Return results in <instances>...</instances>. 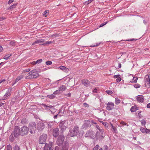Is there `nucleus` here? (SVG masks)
<instances>
[{
	"label": "nucleus",
	"mask_w": 150,
	"mask_h": 150,
	"mask_svg": "<svg viewBox=\"0 0 150 150\" xmlns=\"http://www.w3.org/2000/svg\"><path fill=\"white\" fill-rule=\"evenodd\" d=\"M44 124L42 123H39L37 125V129L40 131H41L44 128Z\"/></svg>",
	"instance_id": "2eb2a0df"
},
{
	"label": "nucleus",
	"mask_w": 150,
	"mask_h": 150,
	"mask_svg": "<svg viewBox=\"0 0 150 150\" xmlns=\"http://www.w3.org/2000/svg\"><path fill=\"white\" fill-rule=\"evenodd\" d=\"M49 12L48 10H46L43 13V15L45 17H46L47 16V15H46V14L47 13Z\"/></svg>",
	"instance_id": "4c0bfd02"
},
{
	"label": "nucleus",
	"mask_w": 150,
	"mask_h": 150,
	"mask_svg": "<svg viewBox=\"0 0 150 150\" xmlns=\"http://www.w3.org/2000/svg\"><path fill=\"white\" fill-rule=\"evenodd\" d=\"M137 101L140 103H142L144 100V97L142 95H139L137 98Z\"/></svg>",
	"instance_id": "dca6fc26"
},
{
	"label": "nucleus",
	"mask_w": 150,
	"mask_h": 150,
	"mask_svg": "<svg viewBox=\"0 0 150 150\" xmlns=\"http://www.w3.org/2000/svg\"><path fill=\"white\" fill-rule=\"evenodd\" d=\"M10 44L11 45H15V42L14 41H11L10 42Z\"/></svg>",
	"instance_id": "79ce46f5"
},
{
	"label": "nucleus",
	"mask_w": 150,
	"mask_h": 150,
	"mask_svg": "<svg viewBox=\"0 0 150 150\" xmlns=\"http://www.w3.org/2000/svg\"><path fill=\"white\" fill-rule=\"evenodd\" d=\"M6 149L7 150H12V147L10 145H7Z\"/></svg>",
	"instance_id": "473e14b6"
},
{
	"label": "nucleus",
	"mask_w": 150,
	"mask_h": 150,
	"mask_svg": "<svg viewBox=\"0 0 150 150\" xmlns=\"http://www.w3.org/2000/svg\"><path fill=\"white\" fill-rule=\"evenodd\" d=\"M14 150H20L19 147L17 145H16L13 147Z\"/></svg>",
	"instance_id": "72a5a7b5"
},
{
	"label": "nucleus",
	"mask_w": 150,
	"mask_h": 150,
	"mask_svg": "<svg viewBox=\"0 0 150 150\" xmlns=\"http://www.w3.org/2000/svg\"><path fill=\"white\" fill-rule=\"evenodd\" d=\"M65 144L66 145V146L65 147V149H64V147H63L62 150H68V143H66Z\"/></svg>",
	"instance_id": "c85d7f7f"
},
{
	"label": "nucleus",
	"mask_w": 150,
	"mask_h": 150,
	"mask_svg": "<svg viewBox=\"0 0 150 150\" xmlns=\"http://www.w3.org/2000/svg\"><path fill=\"white\" fill-rule=\"evenodd\" d=\"M67 89V86L65 85L61 86L59 88V91H64Z\"/></svg>",
	"instance_id": "aec40b11"
},
{
	"label": "nucleus",
	"mask_w": 150,
	"mask_h": 150,
	"mask_svg": "<svg viewBox=\"0 0 150 150\" xmlns=\"http://www.w3.org/2000/svg\"><path fill=\"white\" fill-rule=\"evenodd\" d=\"M107 22H105V23H102L100 25L99 27H101L103 26L104 25H105L106 24H107Z\"/></svg>",
	"instance_id": "37998d69"
},
{
	"label": "nucleus",
	"mask_w": 150,
	"mask_h": 150,
	"mask_svg": "<svg viewBox=\"0 0 150 150\" xmlns=\"http://www.w3.org/2000/svg\"><path fill=\"white\" fill-rule=\"evenodd\" d=\"M24 75L23 74L21 75L18 76L16 79L15 81L13 82L12 83V85H14L16 82H17L19 80H21L23 77Z\"/></svg>",
	"instance_id": "4468645a"
},
{
	"label": "nucleus",
	"mask_w": 150,
	"mask_h": 150,
	"mask_svg": "<svg viewBox=\"0 0 150 150\" xmlns=\"http://www.w3.org/2000/svg\"><path fill=\"white\" fill-rule=\"evenodd\" d=\"M30 70V69H25L24 70L25 72H28Z\"/></svg>",
	"instance_id": "603ef678"
},
{
	"label": "nucleus",
	"mask_w": 150,
	"mask_h": 150,
	"mask_svg": "<svg viewBox=\"0 0 150 150\" xmlns=\"http://www.w3.org/2000/svg\"><path fill=\"white\" fill-rule=\"evenodd\" d=\"M47 96L48 98L50 99H53L55 97V96L53 94L48 95Z\"/></svg>",
	"instance_id": "cd10ccee"
},
{
	"label": "nucleus",
	"mask_w": 150,
	"mask_h": 150,
	"mask_svg": "<svg viewBox=\"0 0 150 150\" xmlns=\"http://www.w3.org/2000/svg\"><path fill=\"white\" fill-rule=\"evenodd\" d=\"M46 64L47 65H50L52 64V62L51 61H48L46 62Z\"/></svg>",
	"instance_id": "e433bc0d"
},
{
	"label": "nucleus",
	"mask_w": 150,
	"mask_h": 150,
	"mask_svg": "<svg viewBox=\"0 0 150 150\" xmlns=\"http://www.w3.org/2000/svg\"><path fill=\"white\" fill-rule=\"evenodd\" d=\"M106 92L109 95L112 94L113 93V92L111 91L110 90H107L106 91Z\"/></svg>",
	"instance_id": "ea45409f"
},
{
	"label": "nucleus",
	"mask_w": 150,
	"mask_h": 150,
	"mask_svg": "<svg viewBox=\"0 0 150 150\" xmlns=\"http://www.w3.org/2000/svg\"><path fill=\"white\" fill-rule=\"evenodd\" d=\"M11 55V54H6L4 56V59L6 60H7L9 59V58Z\"/></svg>",
	"instance_id": "a878e982"
},
{
	"label": "nucleus",
	"mask_w": 150,
	"mask_h": 150,
	"mask_svg": "<svg viewBox=\"0 0 150 150\" xmlns=\"http://www.w3.org/2000/svg\"><path fill=\"white\" fill-rule=\"evenodd\" d=\"M121 102L120 100L118 98H115V103L116 105H118Z\"/></svg>",
	"instance_id": "bb28decb"
},
{
	"label": "nucleus",
	"mask_w": 150,
	"mask_h": 150,
	"mask_svg": "<svg viewBox=\"0 0 150 150\" xmlns=\"http://www.w3.org/2000/svg\"><path fill=\"white\" fill-rule=\"evenodd\" d=\"M65 137L63 135H60L57 139L56 143L59 146L62 145L64 141Z\"/></svg>",
	"instance_id": "7ed1b4c3"
},
{
	"label": "nucleus",
	"mask_w": 150,
	"mask_h": 150,
	"mask_svg": "<svg viewBox=\"0 0 150 150\" xmlns=\"http://www.w3.org/2000/svg\"><path fill=\"white\" fill-rule=\"evenodd\" d=\"M147 108H150V103H149L147 105Z\"/></svg>",
	"instance_id": "052dcab7"
},
{
	"label": "nucleus",
	"mask_w": 150,
	"mask_h": 150,
	"mask_svg": "<svg viewBox=\"0 0 150 150\" xmlns=\"http://www.w3.org/2000/svg\"><path fill=\"white\" fill-rule=\"evenodd\" d=\"M82 83L85 86H87L90 83V81L86 79H84L82 80Z\"/></svg>",
	"instance_id": "412c9836"
},
{
	"label": "nucleus",
	"mask_w": 150,
	"mask_h": 150,
	"mask_svg": "<svg viewBox=\"0 0 150 150\" xmlns=\"http://www.w3.org/2000/svg\"><path fill=\"white\" fill-rule=\"evenodd\" d=\"M12 138V137H11V136L10 137V141H13V138Z\"/></svg>",
	"instance_id": "6e6d98bb"
},
{
	"label": "nucleus",
	"mask_w": 150,
	"mask_h": 150,
	"mask_svg": "<svg viewBox=\"0 0 150 150\" xmlns=\"http://www.w3.org/2000/svg\"><path fill=\"white\" fill-rule=\"evenodd\" d=\"M38 74L35 70H33L30 72L27 75L25 76L26 79L36 78L38 76Z\"/></svg>",
	"instance_id": "f257e3e1"
},
{
	"label": "nucleus",
	"mask_w": 150,
	"mask_h": 150,
	"mask_svg": "<svg viewBox=\"0 0 150 150\" xmlns=\"http://www.w3.org/2000/svg\"><path fill=\"white\" fill-rule=\"evenodd\" d=\"M140 130L144 134H148L149 129H147L146 128H145L143 127H141Z\"/></svg>",
	"instance_id": "a211bd4d"
},
{
	"label": "nucleus",
	"mask_w": 150,
	"mask_h": 150,
	"mask_svg": "<svg viewBox=\"0 0 150 150\" xmlns=\"http://www.w3.org/2000/svg\"><path fill=\"white\" fill-rule=\"evenodd\" d=\"M138 109V108L137 107L136 105H134L133 106H132L130 109V111L131 112H135Z\"/></svg>",
	"instance_id": "b1692460"
},
{
	"label": "nucleus",
	"mask_w": 150,
	"mask_h": 150,
	"mask_svg": "<svg viewBox=\"0 0 150 150\" xmlns=\"http://www.w3.org/2000/svg\"><path fill=\"white\" fill-rule=\"evenodd\" d=\"M21 135H26L28 133V128L25 126H23L20 128Z\"/></svg>",
	"instance_id": "39448f33"
},
{
	"label": "nucleus",
	"mask_w": 150,
	"mask_h": 150,
	"mask_svg": "<svg viewBox=\"0 0 150 150\" xmlns=\"http://www.w3.org/2000/svg\"><path fill=\"white\" fill-rule=\"evenodd\" d=\"M78 131V128L74 127L72 130L70 131V136L72 137L76 136L77 134Z\"/></svg>",
	"instance_id": "6e6552de"
},
{
	"label": "nucleus",
	"mask_w": 150,
	"mask_h": 150,
	"mask_svg": "<svg viewBox=\"0 0 150 150\" xmlns=\"http://www.w3.org/2000/svg\"><path fill=\"white\" fill-rule=\"evenodd\" d=\"M103 122V124L105 125V126H106V122Z\"/></svg>",
	"instance_id": "0e129e2a"
},
{
	"label": "nucleus",
	"mask_w": 150,
	"mask_h": 150,
	"mask_svg": "<svg viewBox=\"0 0 150 150\" xmlns=\"http://www.w3.org/2000/svg\"><path fill=\"white\" fill-rule=\"evenodd\" d=\"M114 104L113 103L108 102L107 104L106 109L108 110H112L114 108Z\"/></svg>",
	"instance_id": "9b49d317"
},
{
	"label": "nucleus",
	"mask_w": 150,
	"mask_h": 150,
	"mask_svg": "<svg viewBox=\"0 0 150 150\" xmlns=\"http://www.w3.org/2000/svg\"><path fill=\"white\" fill-rule=\"evenodd\" d=\"M59 36V34H53V35H51L49 36V37L52 38L53 37H58V36Z\"/></svg>",
	"instance_id": "c9c22d12"
},
{
	"label": "nucleus",
	"mask_w": 150,
	"mask_h": 150,
	"mask_svg": "<svg viewBox=\"0 0 150 150\" xmlns=\"http://www.w3.org/2000/svg\"><path fill=\"white\" fill-rule=\"evenodd\" d=\"M65 72H68L69 70V69L65 66H61L58 68Z\"/></svg>",
	"instance_id": "6ab92c4d"
},
{
	"label": "nucleus",
	"mask_w": 150,
	"mask_h": 150,
	"mask_svg": "<svg viewBox=\"0 0 150 150\" xmlns=\"http://www.w3.org/2000/svg\"><path fill=\"white\" fill-rule=\"evenodd\" d=\"M121 80V79L120 76L118 77L117 79H116V81L117 82H120Z\"/></svg>",
	"instance_id": "a19ab883"
},
{
	"label": "nucleus",
	"mask_w": 150,
	"mask_h": 150,
	"mask_svg": "<svg viewBox=\"0 0 150 150\" xmlns=\"http://www.w3.org/2000/svg\"><path fill=\"white\" fill-rule=\"evenodd\" d=\"M67 124L66 121H63L60 122L59 126L61 129V131L63 132L67 128Z\"/></svg>",
	"instance_id": "f03ea898"
},
{
	"label": "nucleus",
	"mask_w": 150,
	"mask_h": 150,
	"mask_svg": "<svg viewBox=\"0 0 150 150\" xmlns=\"http://www.w3.org/2000/svg\"><path fill=\"white\" fill-rule=\"evenodd\" d=\"M45 106H46V107H48L49 108H52L53 107V106L51 105H50L49 106H47V105H45Z\"/></svg>",
	"instance_id": "13d9d810"
},
{
	"label": "nucleus",
	"mask_w": 150,
	"mask_h": 150,
	"mask_svg": "<svg viewBox=\"0 0 150 150\" xmlns=\"http://www.w3.org/2000/svg\"><path fill=\"white\" fill-rule=\"evenodd\" d=\"M12 90V88H8V90L6 92L4 96L8 97L10 95V93L11 92Z\"/></svg>",
	"instance_id": "4be33fe9"
},
{
	"label": "nucleus",
	"mask_w": 150,
	"mask_h": 150,
	"mask_svg": "<svg viewBox=\"0 0 150 150\" xmlns=\"http://www.w3.org/2000/svg\"><path fill=\"white\" fill-rule=\"evenodd\" d=\"M118 68H120L121 67V64L120 63H119L118 65Z\"/></svg>",
	"instance_id": "864d4df0"
},
{
	"label": "nucleus",
	"mask_w": 150,
	"mask_h": 150,
	"mask_svg": "<svg viewBox=\"0 0 150 150\" xmlns=\"http://www.w3.org/2000/svg\"><path fill=\"white\" fill-rule=\"evenodd\" d=\"M145 86L149 88L150 87V79L149 75H147L145 76Z\"/></svg>",
	"instance_id": "0eeeda50"
},
{
	"label": "nucleus",
	"mask_w": 150,
	"mask_h": 150,
	"mask_svg": "<svg viewBox=\"0 0 150 150\" xmlns=\"http://www.w3.org/2000/svg\"><path fill=\"white\" fill-rule=\"evenodd\" d=\"M83 105L85 107H88L89 106V105L88 104H87V103H84L83 104Z\"/></svg>",
	"instance_id": "a18cd8bd"
},
{
	"label": "nucleus",
	"mask_w": 150,
	"mask_h": 150,
	"mask_svg": "<svg viewBox=\"0 0 150 150\" xmlns=\"http://www.w3.org/2000/svg\"><path fill=\"white\" fill-rule=\"evenodd\" d=\"M105 150H108V147L107 146H105ZM99 146L98 145H96L93 149V150H103V149L100 147L99 149Z\"/></svg>",
	"instance_id": "f3484780"
},
{
	"label": "nucleus",
	"mask_w": 150,
	"mask_h": 150,
	"mask_svg": "<svg viewBox=\"0 0 150 150\" xmlns=\"http://www.w3.org/2000/svg\"><path fill=\"white\" fill-rule=\"evenodd\" d=\"M111 126L112 127V129L113 130V132L115 133H116L117 132V130L116 127L113 126L112 124H111Z\"/></svg>",
	"instance_id": "c756f323"
},
{
	"label": "nucleus",
	"mask_w": 150,
	"mask_h": 150,
	"mask_svg": "<svg viewBox=\"0 0 150 150\" xmlns=\"http://www.w3.org/2000/svg\"><path fill=\"white\" fill-rule=\"evenodd\" d=\"M3 50V48L2 46H0V52H2Z\"/></svg>",
	"instance_id": "5fc2aeb1"
},
{
	"label": "nucleus",
	"mask_w": 150,
	"mask_h": 150,
	"mask_svg": "<svg viewBox=\"0 0 150 150\" xmlns=\"http://www.w3.org/2000/svg\"><path fill=\"white\" fill-rule=\"evenodd\" d=\"M14 135L15 137H17L21 135L20 129H18L17 126H15L14 130Z\"/></svg>",
	"instance_id": "9d476101"
},
{
	"label": "nucleus",
	"mask_w": 150,
	"mask_h": 150,
	"mask_svg": "<svg viewBox=\"0 0 150 150\" xmlns=\"http://www.w3.org/2000/svg\"><path fill=\"white\" fill-rule=\"evenodd\" d=\"M5 81V79H3L1 80H0V84L3 82H4Z\"/></svg>",
	"instance_id": "09e8293b"
},
{
	"label": "nucleus",
	"mask_w": 150,
	"mask_h": 150,
	"mask_svg": "<svg viewBox=\"0 0 150 150\" xmlns=\"http://www.w3.org/2000/svg\"><path fill=\"white\" fill-rule=\"evenodd\" d=\"M120 76V75L119 74L115 75L114 76V78L115 79V78H117L118 77Z\"/></svg>",
	"instance_id": "de8ad7c7"
},
{
	"label": "nucleus",
	"mask_w": 150,
	"mask_h": 150,
	"mask_svg": "<svg viewBox=\"0 0 150 150\" xmlns=\"http://www.w3.org/2000/svg\"><path fill=\"white\" fill-rule=\"evenodd\" d=\"M16 5H13L12 6H11L9 8V9H11L12 8H14L15 7H16Z\"/></svg>",
	"instance_id": "c03bdc74"
},
{
	"label": "nucleus",
	"mask_w": 150,
	"mask_h": 150,
	"mask_svg": "<svg viewBox=\"0 0 150 150\" xmlns=\"http://www.w3.org/2000/svg\"><path fill=\"white\" fill-rule=\"evenodd\" d=\"M59 91H58L57 90H56L55 91H54V94H58L59 93Z\"/></svg>",
	"instance_id": "8fccbe9b"
},
{
	"label": "nucleus",
	"mask_w": 150,
	"mask_h": 150,
	"mask_svg": "<svg viewBox=\"0 0 150 150\" xmlns=\"http://www.w3.org/2000/svg\"><path fill=\"white\" fill-rule=\"evenodd\" d=\"M120 124L123 125H126L127 126H128V124L124 122L123 121H122L120 122Z\"/></svg>",
	"instance_id": "58836bf2"
},
{
	"label": "nucleus",
	"mask_w": 150,
	"mask_h": 150,
	"mask_svg": "<svg viewBox=\"0 0 150 150\" xmlns=\"http://www.w3.org/2000/svg\"><path fill=\"white\" fill-rule=\"evenodd\" d=\"M140 122L141 123V124L142 125H144L146 123V121L144 120H142L140 121Z\"/></svg>",
	"instance_id": "2f4dec72"
},
{
	"label": "nucleus",
	"mask_w": 150,
	"mask_h": 150,
	"mask_svg": "<svg viewBox=\"0 0 150 150\" xmlns=\"http://www.w3.org/2000/svg\"><path fill=\"white\" fill-rule=\"evenodd\" d=\"M92 0H89V1H88V3H87V4H89V3H91V2H92Z\"/></svg>",
	"instance_id": "e2e57ef3"
},
{
	"label": "nucleus",
	"mask_w": 150,
	"mask_h": 150,
	"mask_svg": "<svg viewBox=\"0 0 150 150\" xmlns=\"http://www.w3.org/2000/svg\"><path fill=\"white\" fill-rule=\"evenodd\" d=\"M97 91V89L96 88L94 89L93 91V92L94 93H96Z\"/></svg>",
	"instance_id": "3c124183"
},
{
	"label": "nucleus",
	"mask_w": 150,
	"mask_h": 150,
	"mask_svg": "<svg viewBox=\"0 0 150 150\" xmlns=\"http://www.w3.org/2000/svg\"><path fill=\"white\" fill-rule=\"evenodd\" d=\"M31 64L33 65H34L36 64L35 61H34L31 63Z\"/></svg>",
	"instance_id": "4d7b16f0"
},
{
	"label": "nucleus",
	"mask_w": 150,
	"mask_h": 150,
	"mask_svg": "<svg viewBox=\"0 0 150 150\" xmlns=\"http://www.w3.org/2000/svg\"><path fill=\"white\" fill-rule=\"evenodd\" d=\"M98 45V44H97V45H93V46H90L91 47H95V46H97Z\"/></svg>",
	"instance_id": "338daca9"
},
{
	"label": "nucleus",
	"mask_w": 150,
	"mask_h": 150,
	"mask_svg": "<svg viewBox=\"0 0 150 150\" xmlns=\"http://www.w3.org/2000/svg\"><path fill=\"white\" fill-rule=\"evenodd\" d=\"M141 112H139V113H138L140 117H141V115L140 114V113Z\"/></svg>",
	"instance_id": "774afa93"
},
{
	"label": "nucleus",
	"mask_w": 150,
	"mask_h": 150,
	"mask_svg": "<svg viewBox=\"0 0 150 150\" xmlns=\"http://www.w3.org/2000/svg\"><path fill=\"white\" fill-rule=\"evenodd\" d=\"M42 59H38L36 61H35L36 64H38L40 63H41L42 62Z\"/></svg>",
	"instance_id": "7c9ffc66"
},
{
	"label": "nucleus",
	"mask_w": 150,
	"mask_h": 150,
	"mask_svg": "<svg viewBox=\"0 0 150 150\" xmlns=\"http://www.w3.org/2000/svg\"><path fill=\"white\" fill-rule=\"evenodd\" d=\"M29 127L31 133H35L36 130V124L35 122H31L30 123Z\"/></svg>",
	"instance_id": "20e7f679"
},
{
	"label": "nucleus",
	"mask_w": 150,
	"mask_h": 150,
	"mask_svg": "<svg viewBox=\"0 0 150 150\" xmlns=\"http://www.w3.org/2000/svg\"><path fill=\"white\" fill-rule=\"evenodd\" d=\"M54 41H46L43 44H42L41 45H44V46H48L50 44H51L53 42H54Z\"/></svg>",
	"instance_id": "5701e85b"
},
{
	"label": "nucleus",
	"mask_w": 150,
	"mask_h": 150,
	"mask_svg": "<svg viewBox=\"0 0 150 150\" xmlns=\"http://www.w3.org/2000/svg\"><path fill=\"white\" fill-rule=\"evenodd\" d=\"M14 1V0H9L8 2V4H10L12 3Z\"/></svg>",
	"instance_id": "49530a36"
},
{
	"label": "nucleus",
	"mask_w": 150,
	"mask_h": 150,
	"mask_svg": "<svg viewBox=\"0 0 150 150\" xmlns=\"http://www.w3.org/2000/svg\"><path fill=\"white\" fill-rule=\"evenodd\" d=\"M90 122V121L88 120H87V121H85V123H88V124Z\"/></svg>",
	"instance_id": "680f3d73"
},
{
	"label": "nucleus",
	"mask_w": 150,
	"mask_h": 150,
	"mask_svg": "<svg viewBox=\"0 0 150 150\" xmlns=\"http://www.w3.org/2000/svg\"><path fill=\"white\" fill-rule=\"evenodd\" d=\"M45 41V39L41 38L39 39H37L32 44V45H34L36 44H38L40 43H42Z\"/></svg>",
	"instance_id": "ddd939ff"
},
{
	"label": "nucleus",
	"mask_w": 150,
	"mask_h": 150,
	"mask_svg": "<svg viewBox=\"0 0 150 150\" xmlns=\"http://www.w3.org/2000/svg\"><path fill=\"white\" fill-rule=\"evenodd\" d=\"M47 138V135L46 134H43L40 136L39 139V143L41 144H44Z\"/></svg>",
	"instance_id": "423d86ee"
},
{
	"label": "nucleus",
	"mask_w": 150,
	"mask_h": 150,
	"mask_svg": "<svg viewBox=\"0 0 150 150\" xmlns=\"http://www.w3.org/2000/svg\"><path fill=\"white\" fill-rule=\"evenodd\" d=\"M66 96L68 97H70L71 96V94L70 93H69L68 94H67Z\"/></svg>",
	"instance_id": "bf43d9fd"
},
{
	"label": "nucleus",
	"mask_w": 150,
	"mask_h": 150,
	"mask_svg": "<svg viewBox=\"0 0 150 150\" xmlns=\"http://www.w3.org/2000/svg\"><path fill=\"white\" fill-rule=\"evenodd\" d=\"M52 144L51 142L49 144H45L43 150H52L53 148L52 147Z\"/></svg>",
	"instance_id": "1a4fd4ad"
},
{
	"label": "nucleus",
	"mask_w": 150,
	"mask_h": 150,
	"mask_svg": "<svg viewBox=\"0 0 150 150\" xmlns=\"http://www.w3.org/2000/svg\"><path fill=\"white\" fill-rule=\"evenodd\" d=\"M137 79L138 78L137 77H134L132 81H130V82L131 83H136L137 82Z\"/></svg>",
	"instance_id": "393cba45"
},
{
	"label": "nucleus",
	"mask_w": 150,
	"mask_h": 150,
	"mask_svg": "<svg viewBox=\"0 0 150 150\" xmlns=\"http://www.w3.org/2000/svg\"><path fill=\"white\" fill-rule=\"evenodd\" d=\"M59 132L58 128H56L53 129V135L55 137H56L59 135Z\"/></svg>",
	"instance_id": "f8f14e48"
},
{
	"label": "nucleus",
	"mask_w": 150,
	"mask_h": 150,
	"mask_svg": "<svg viewBox=\"0 0 150 150\" xmlns=\"http://www.w3.org/2000/svg\"><path fill=\"white\" fill-rule=\"evenodd\" d=\"M57 115H55V116H54V118L55 119H56V118H57Z\"/></svg>",
	"instance_id": "69168bd1"
},
{
	"label": "nucleus",
	"mask_w": 150,
	"mask_h": 150,
	"mask_svg": "<svg viewBox=\"0 0 150 150\" xmlns=\"http://www.w3.org/2000/svg\"><path fill=\"white\" fill-rule=\"evenodd\" d=\"M140 86H140V85H139V84H138V83L135 84L134 85V87L136 88H140Z\"/></svg>",
	"instance_id": "f704fd0d"
}]
</instances>
